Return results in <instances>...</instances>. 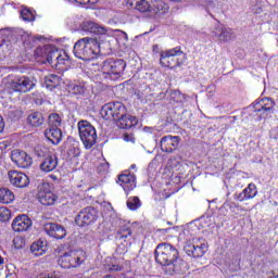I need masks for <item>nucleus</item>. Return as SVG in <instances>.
I'll return each mask as SVG.
<instances>
[{"label": "nucleus", "instance_id": "1", "mask_svg": "<svg viewBox=\"0 0 278 278\" xmlns=\"http://www.w3.org/2000/svg\"><path fill=\"white\" fill-rule=\"evenodd\" d=\"M154 254L156 263L164 266L166 275H179L188 270V263L179 257V251L170 243L159 244Z\"/></svg>", "mask_w": 278, "mask_h": 278}, {"label": "nucleus", "instance_id": "2", "mask_svg": "<svg viewBox=\"0 0 278 278\" xmlns=\"http://www.w3.org/2000/svg\"><path fill=\"white\" fill-rule=\"evenodd\" d=\"M73 51L75 58L84 60V62H88L90 60H94V58L101 53V45H99V41L93 38L85 37L74 45Z\"/></svg>", "mask_w": 278, "mask_h": 278}, {"label": "nucleus", "instance_id": "3", "mask_svg": "<svg viewBox=\"0 0 278 278\" xmlns=\"http://www.w3.org/2000/svg\"><path fill=\"white\" fill-rule=\"evenodd\" d=\"M135 10L146 14L148 18H162L168 12V4L162 0H157L153 5L148 0H140Z\"/></svg>", "mask_w": 278, "mask_h": 278}, {"label": "nucleus", "instance_id": "4", "mask_svg": "<svg viewBox=\"0 0 278 278\" xmlns=\"http://www.w3.org/2000/svg\"><path fill=\"white\" fill-rule=\"evenodd\" d=\"M187 56L181 47H176L161 52L160 64L165 68H176L186 63Z\"/></svg>", "mask_w": 278, "mask_h": 278}, {"label": "nucleus", "instance_id": "5", "mask_svg": "<svg viewBox=\"0 0 278 278\" xmlns=\"http://www.w3.org/2000/svg\"><path fill=\"white\" fill-rule=\"evenodd\" d=\"M126 66L127 63L123 59H106L102 63V73L106 78L110 77V79H118V77L125 73Z\"/></svg>", "mask_w": 278, "mask_h": 278}, {"label": "nucleus", "instance_id": "6", "mask_svg": "<svg viewBox=\"0 0 278 278\" xmlns=\"http://www.w3.org/2000/svg\"><path fill=\"white\" fill-rule=\"evenodd\" d=\"M80 140L85 149H92L97 144V129L88 121L78 122Z\"/></svg>", "mask_w": 278, "mask_h": 278}, {"label": "nucleus", "instance_id": "7", "mask_svg": "<svg viewBox=\"0 0 278 278\" xmlns=\"http://www.w3.org/2000/svg\"><path fill=\"white\" fill-rule=\"evenodd\" d=\"M189 257H203L207 252V242L203 238H193L184 248Z\"/></svg>", "mask_w": 278, "mask_h": 278}, {"label": "nucleus", "instance_id": "8", "mask_svg": "<svg viewBox=\"0 0 278 278\" xmlns=\"http://www.w3.org/2000/svg\"><path fill=\"white\" fill-rule=\"evenodd\" d=\"M34 81L29 79L27 76H16L12 80L9 81L8 88L13 92H20L21 94H25L34 89Z\"/></svg>", "mask_w": 278, "mask_h": 278}, {"label": "nucleus", "instance_id": "9", "mask_svg": "<svg viewBox=\"0 0 278 278\" xmlns=\"http://www.w3.org/2000/svg\"><path fill=\"white\" fill-rule=\"evenodd\" d=\"M61 52L62 50H59L51 45H48L43 47H38L35 50V56L43 58V60H46V62H48V64L53 67L55 65V61L58 60V58H60Z\"/></svg>", "mask_w": 278, "mask_h": 278}, {"label": "nucleus", "instance_id": "10", "mask_svg": "<svg viewBox=\"0 0 278 278\" xmlns=\"http://www.w3.org/2000/svg\"><path fill=\"white\" fill-rule=\"evenodd\" d=\"M37 199L41 205H54L58 201V195L51 192V185L49 182L39 184Z\"/></svg>", "mask_w": 278, "mask_h": 278}, {"label": "nucleus", "instance_id": "11", "mask_svg": "<svg viewBox=\"0 0 278 278\" xmlns=\"http://www.w3.org/2000/svg\"><path fill=\"white\" fill-rule=\"evenodd\" d=\"M97 220V210L93 206H87L78 212L75 217L77 227H88Z\"/></svg>", "mask_w": 278, "mask_h": 278}, {"label": "nucleus", "instance_id": "12", "mask_svg": "<svg viewBox=\"0 0 278 278\" xmlns=\"http://www.w3.org/2000/svg\"><path fill=\"white\" fill-rule=\"evenodd\" d=\"M213 38H216L218 42H230L236 38V33L231 28L225 27L223 24L217 23L211 30Z\"/></svg>", "mask_w": 278, "mask_h": 278}, {"label": "nucleus", "instance_id": "13", "mask_svg": "<svg viewBox=\"0 0 278 278\" xmlns=\"http://www.w3.org/2000/svg\"><path fill=\"white\" fill-rule=\"evenodd\" d=\"M33 225L29 216L21 214L13 219L11 227L15 233H23V231H29Z\"/></svg>", "mask_w": 278, "mask_h": 278}, {"label": "nucleus", "instance_id": "14", "mask_svg": "<svg viewBox=\"0 0 278 278\" xmlns=\"http://www.w3.org/2000/svg\"><path fill=\"white\" fill-rule=\"evenodd\" d=\"M11 160L16 164V166H18V168H29L34 163L31 156L22 150H13L11 152Z\"/></svg>", "mask_w": 278, "mask_h": 278}, {"label": "nucleus", "instance_id": "15", "mask_svg": "<svg viewBox=\"0 0 278 278\" xmlns=\"http://www.w3.org/2000/svg\"><path fill=\"white\" fill-rule=\"evenodd\" d=\"M8 177L10 184L15 188H27V186H29V177L23 172L10 170Z\"/></svg>", "mask_w": 278, "mask_h": 278}, {"label": "nucleus", "instance_id": "16", "mask_svg": "<svg viewBox=\"0 0 278 278\" xmlns=\"http://www.w3.org/2000/svg\"><path fill=\"white\" fill-rule=\"evenodd\" d=\"M180 140L181 138L179 136H165L161 139V150L164 153H173V151H177Z\"/></svg>", "mask_w": 278, "mask_h": 278}, {"label": "nucleus", "instance_id": "17", "mask_svg": "<svg viewBox=\"0 0 278 278\" xmlns=\"http://www.w3.org/2000/svg\"><path fill=\"white\" fill-rule=\"evenodd\" d=\"M254 112H262L264 116H270L275 114V101L270 98H264L261 101L253 104Z\"/></svg>", "mask_w": 278, "mask_h": 278}, {"label": "nucleus", "instance_id": "18", "mask_svg": "<svg viewBox=\"0 0 278 278\" xmlns=\"http://www.w3.org/2000/svg\"><path fill=\"white\" fill-rule=\"evenodd\" d=\"M43 229L48 236L51 238H55L56 240H62V238H66V229L59 224L48 223L43 226Z\"/></svg>", "mask_w": 278, "mask_h": 278}, {"label": "nucleus", "instance_id": "19", "mask_svg": "<svg viewBox=\"0 0 278 278\" xmlns=\"http://www.w3.org/2000/svg\"><path fill=\"white\" fill-rule=\"evenodd\" d=\"M257 197V186L251 182L245 189L240 193H235L233 199L240 203L244 201H250V199H255Z\"/></svg>", "mask_w": 278, "mask_h": 278}, {"label": "nucleus", "instance_id": "20", "mask_svg": "<svg viewBox=\"0 0 278 278\" xmlns=\"http://www.w3.org/2000/svg\"><path fill=\"white\" fill-rule=\"evenodd\" d=\"M118 184L125 192H131L136 188V175L129 172L118 176Z\"/></svg>", "mask_w": 278, "mask_h": 278}, {"label": "nucleus", "instance_id": "21", "mask_svg": "<svg viewBox=\"0 0 278 278\" xmlns=\"http://www.w3.org/2000/svg\"><path fill=\"white\" fill-rule=\"evenodd\" d=\"M83 31H88L89 34H97L99 36H103L108 34V28L101 26L92 21H85L80 25Z\"/></svg>", "mask_w": 278, "mask_h": 278}, {"label": "nucleus", "instance_id": "22", "mask_svg": "<svg viewBox=\"0 0 278 278\" xmlns=\"http://www.w3.org/2000/svg\"><path fill=\"white\" fill-rule=\"evenodd\" d=\"M137 125L138 118L126 113L121 115V117L117 119V127L119 129H131V127H136Z\"/></svg>", "mask_w": 278, "mask_h": 278}, {"label": "nucleus", "instance_id": "23", "mask_svg": "<svg viewBox=\"0 0 278 278\" xmlns=\"http://www.w3.org/2000/svg\"><path fill=\"white\" fill-rule=\"evenodd\" d=\"M55 168H58V156H55V154L46 156L40 164V169L43 170V173H51V170H55Z\"/></svg>", "mask_w": 278, "mask_h": 278}, {"label": "nucleus", "instance_id": "24", "mask_svg": "<svg viewBox=\"0 0 278 278\" xmlns=\"http://www.w3.org/2000/svg\"><path fill=\"white\" fill-rule=\"evenodd\" d=\"M67 257L70 260L71 268H77V266H81V264H84V260H86L84 252L75 250L67 252Z\"/></svg>", "mask_w": 278, "mask_h": 278}, {"label": "nucleus", "instance_id": "25", "mask_svg": "<svg viewBox=\"0 0 278 278\" xmlns=\"http://www.w3.org/2000/svg\"><path fill=\"white\" fill-rule=\"evenodd\" d=\"M45 136L52 144H60L62 141V130L60 128H48L45 130Z\"/></svg>", "mask_w": 278, "mask_h": 278}, {"label": "nucleus", "instance_id": "26", "mask_svg": "<svg viewBox=\"0 0 278 278\" xmlns=\"http://www.w3.org/2000/svg\"><path fill=\"white\" fill-rule=\"evenodd\" d=\"M200 5H202L203 9L214 18L215 14H218L220 12V9H218V5L214 3L212 0H201Z\"/></svg>", "mask_w": 278, "mask_h": 278}, {"label": "nucleus", "instance_id": "27", "mask_svg": "<svg viewBox=\"0 0 278 278\" xmlns=\"http://www.w3.org/2000/svg\"><path fill=\"white\" fill-rule=\"evenodd\" d=\"M30 252L35 257H40V255L47 253V244H45V241L38 240L30 245Z\"/></svg>", "mask_w": 278, "mask_h": 278}, {"label": "nucleus", "instance_id": "28", "mask_svg": "<svg viewBox=\"0 0 278 278\" xmlns=\"http://www.w3.org/2000/svg\"><path fill=\"white\" fill-rule=\"evenodd\" d=\"M62 84V78L55 74H49L45 77V86L48 90H53V88H58Z\"/></svg>", "mask_w": 278, "mask_h": 278}, {"label": "nucleus", "instance_id": "29", "mask_svg": "<svg viewBox=\"0 0 278 278\" xmlns=\"http://www.w3.org/2000/svg\"><path fill=\"white\" fill-rule=\"evenodd\" d=\"M111 108L113 121H118L126 112L124 104L121 102H111Z\"/></svg>", "mask_w": 278, "mask_h": 278}, {"label": "nucleus", "instance_id": "30", "mask_svg": "<svg viewBox=\"0 0 278 278\" xmlns=\"http://www.w3.org/2000/svg\"><path fill=\"white\" fill-rule=\"evenodd\" d=\"M27 121L31 127H40L45 123V117L42 113L34 112L28 115Z\"/></svg>", "mask_w": 278, "mask_h": 278}, {"label": "nucleus", "instance_id": "31", "mask_svg": "<svg viewBox=\"0 0 278 278\" xmlns=\"http://www.w3.org/2000/svg\"><path fill=\"white\" fill-rule=\"evenodd\" d=\"M14 201V193L8 188H0V203L8 205Z\"/></svg>", "mask_w": 278, "mask_h": 278}, {"label": "nucleus", "instance_id": "32", "mask_svg": "<svg viewBox=\"0 0 278 278\" xmlns=\"http://www.w3.org/2000/svg\"><path fill=\"white\" fill-rule=\"evenodd\" d=\"M49 128L59 129L62 126V117L58 113H51L48 117Z\"/></svg>", "mask_w": 278, "mask_h": 278}, {"label": "nucleus", "instance_id": "33", "mask_svg": "<svg viewBox=\"0 0 278 278\" xmlns=\"http://www.w3.org/2000/svg\"><path fill=\"white\" fill-rule=\"evenodd\" d=\"M0 36H7V38H10V36H22L23 39V30L18 28H4L0 29Z\"/></svg>", "mask_w": 278, "mask_h": 278}, {"label": "nucleus", "instance_id": "34", "mask_svg": "<svg viewBox=\"0 0 278 278\" xmlns=\"http://www.w3.org/2000/svg\"><path fill=\"white\" fill-rule=\"evenodd\" d=\"M100 114L104 121H113L112 118V102L106 103L102 106Z\"/></svg>", "mask_w": 278, "mask_h": 278}, {"label": "nucleus", "instance_id": "35", "mask_svg": "<svg viewBox=\"0 0 278 278\" xmlns=\"http://www.w3.org/2000/svg\"><path fill=\"white\" fill-rule=\"evenodd\" d=\"M141 205H142V203L140 202V198L139 197H130L127 200V207H128V210L136 211Z\"/></svg>", "mask_w": 278, "mask_h": 278}, {"label": "nucleus", "instance_id": "36", "mask_svg": "<svg viewBox=\"0 0 278 278\" xmlns=\"http://www.w3.org/2000/svg\"><path fill=\"white\" fill-rule=\"evenodd\" d=\"M131 236V228L129 226H124L117 231L116 238L118 240H127Z\"/></svg>", "mask_w": 278, "mask_h": 278}, {"label": "nucleus", "instance_id": "37", "mask_svg": "<svg viewBox=\"0 0 278 278\" xmlns=\"http://www.w3.org/2000/svg\"><path fill=\"white\" fill-rule=\"evenodd\" d=\"M58 264L61 268H71V261L68 258V252H65L58 258Z\"/></svg>", "mask_w": 278, "mask_h": 278}, {"label": "nucleus", "instance_id": "38", "mask_svg": "<svg viewBox=\"0 0 278 278\" xmlns=\"http://www.w3.org/2000/svg\"><path fill=\"white\" fill-rule=\"evenodd\" d=\"M12 216V213L10 210L5 206L0 207V222L7 223V220H10V217Z\"/></svg>", "mask_w": 278, "mask_h": 278}, {"label": "nucleus", "instance_id": "39", "mask_svg": "<svg viewBox=\"0 0 278 278\" xmlns=\"http://www.w3.org/2000/svg\"><path fill=\"white\" fill-rule=\"evenodd\" d=\"M21 16L23 21H26L27 23H31V21L36 20V17L34 16V13H31L29 9H23L21 11Z\"/></svg>", "mask_w": 278, "mask_h": 278}, {"label": "nucleus", "instance_id": "40", "mask_svg": "<svg viewBox=\"0 0 278 278\" xmlns=\"http://www.w3.org/2000/svg\"><path fill=\"white\" fill-rule=\"evenodd\" d=\"M170 101H174L175 103H181L184 101V96L180 93L179 90L172 91L169 93Z\"/></svg>", "mask_w": 278, "mask_h": 278}, {"label": "nucleus", "instance_id": "41", "mask_svg": "<svg viewBox=\"0 0 278 278\" xmlns=\"http://www.w3.org/2000/svg\"><path fill=\"white\" fill-rule=\"evenodd\" d=\"M13 247L15 249H25V238L17 236L13 239Z\"/></svg>", "mask_w": 278, "mask_h": 278}, {"label": "nucleus", "instance_id": "42", "mask_svg": "<svg viewBox=\"0 0 278 278\" xmlns=\"http://www.w3.org/2000/svg\"><path fill=\"white\" fill-rule=\"evenodd\" d=\"M65 60H68V55H66V52H60V58L56 59V61H54V65L53 67H58L62 64H64Z\"/></svg>", "mask_w": 278, "mask_h": 278}, {"label": "nucleus", "instance_id": "43", "mask_svg": "<svg viewBox=\"0 0 278 278\" xmlns=\"http://www.w3.org/2000/svg\"><path fill=\"white\" fill-rule=\"evenodd\" d=\"M72 92L73 94H86V87L81 85H74Z\"/></svg>", "mask_w": 278, "mask_h": 278}, {"label": "nucleus", "instance_id": "44", "mask_svg": "<svg viewBox=\"0 0 278 278\" xmlns=\"http://www.w3.org/2000/svg\"><path fill=\"white\" fill-rule=\"evenodd\" d=\"M76 3L80 5H94L99 3V0H74Z\"/></svg>", "mask_w": 278, "mask_h": 278}, {"label": "nucleus", "instance_id": "45", "mask_svg": "<svg viewBox=\"0 0 278 278\" xmlns=\"http://www.w3.org/2000/svg\"><path fill=\"white\" fill-rule=\"evenodd\" d=\"M121 270H123V265L121 264L109 265V273H121Z\"/></svg>", "mask_w": 278, "mask_h": 278}, {"label": "nucleus", "instance_id": "46", "mask_svg": "<svg viewBox=\"0 0 278 278\" xmlns=\"http://www.w3.org/2000/svg\"><path fill=\"white\" fill-rule=\"evenodd\" d=\"M105 170H110V163L103 161V163H100L98 166V173H105Z\"/></svg>", "mask_w": 278, "mask_h": 278}, {"label": "nucleus", "instance_id": "47", "mask_svg": "<svg viewBox=\"0 0 278 278\" xmlns=\"http://www.w3.org/2000/svg\"><path fill=\"white\" fill-rule=\"evenodd\" d=\"M37 278H60L55 274H40Z\"/></svg>", "mask_w": 278, "mask_h": 278}, {"label": "nucleus", "instance_id": "48", "mask_svg": "<svg viewBox=\"0 0 278 278\" xmlns=\"http://www.w3.org/2000/svg\"><path fill=\"white\" fill-rule=\"evenodd\" d=\"M270 136L274 138V140H278V127L271 129Z\"/></svg>", "mask_w": 278, "mask_h": 278}, {"label": "nucleus", "instance_id": "49", "mask_svg": "<svg viewBox=\"0 0 278 278\" xmlns=\"http://www.w3.org/2000/svg\"><path fill=\"white\" fill-rule=\"evenodd\" d=\"M124 140H125V142H134V140H135L134 135L125 134Z\"/></svg>", "mask_w": 278, "mask_h": 278}, {"label": "nucleus", "instance_id": "50", "mask_svg": "<svg viewBox=\"0 0 278 278\" xmlns=\"http://www.w3.org/2000/svg\"><path fill=\"white\" fill-rule=\"evenodd\" d=\"M140 0H127V5H130V8H137Z\"/></svg>", "mask_w": 278, "mask_h": 278}, {"label": "nucleus", "instance_id": "51", "mask_svg": "<svg viewBox=\"0 0 278 278\" xmlns=\"http://www.w3.org/2000/svg\"><path fill=\"white\" fill-rule=\"evenodd\" d=\"M3 129H5V122H3V117L0 116V134H3Z\"/></svg>", "mask_w": 278, "mask_h": 278}, {"label": "nucleus", "instance_id": "52", "mask_svg": "<svg viewBox=\"0 0 278 278\" xmlns=\"http://www.w3.org/2000/svg\"><path fill=\"white\" fill-rule=\"evenodd\" d=\"M74 157H78V155L81 153L80 151H79V148H74Z\"/></svg>", "mask_w": 278, "mask_h": 278}, {"label": "nucleus", "instance_id": "53", "mask_svg": "<svg viewBox=\"0 0 278 278\" xmlns=\"http://www.w3.org/2000/svg\"><path fill=\"white\" fill-rule=\"evenodd\" d=\"M236 262H237V265H236L235 270H240V260H237Z\"/></svg>", "mask_w": 278, "mask_h": 278}, {"label": "nucleus", "instance_id": "54", "mask_svg": "<svg viewBox=\"0 0 278 278\" xmlns=\"http://www.w3.org/2000/svg\"><path fill=\"white\" fill-rule=\"evenodd\" d=\"M5 264V260L0 255V266H3Z\"/></svg>", "mask_w": 278, "mask_h": 278}, {"label": "nucleus", "instance_id": "55", "mask_svg": "<svg viewBox=\"0 0 278 278\" xmlns=\"http://www.w3.org/2000/svg\"><path fill=\"white\" fill-rule=\"evenodd\" d=\"M124 36V40H128L127 33H122Z\"/></svg>", "mask_w": 278, "mask_h": 278}, {"label": "nucleus", "instance_id": "56", "mask_svg": "<svg viewBox=\"0 0 278 278\" xmlns=\"http://www.w3.org/2000/svg\"><path fill=\"white\" fill-rule=\"evenodd\" d=\"M230 118L232 119V122H236L238 119V117H236V116H232Z\"/></svg>", "mask_w": 278, "mask_h": 278}, {"label": "nucleus", "instance_id": "57", "mask_svg": "<svg viewBox=\"0 0 278 278\" xmlns=\"http://www.w3.org/2000/svg\"><path fill=\"white\" fill-rule=\"evenodd\" d=\"M157 50V46H153V51Z\"/></svg>", "mask_w": 278, "mask_h": 278}, {"label": "nucleus", "instance_id": "58", "mask_svg": "<svg viewBox=\"0 0 278 278\" xmlns=\"http://www.w3.org/2000/svg\"><path fill=\"white\" fill-rule=\"evenodd\" d=\"M130 168H132V169L136 168V164H132V165L130 166Z\"/></svg>", "mask_w": 278, "mask_h": 278}, {"label": "nucleus", "instance_id": "59", "mask_svg": "<svg viewBox=\"0 0 278 278\" xmlns=\"http://www.w3.org/2000/svg\"><path fill=\"white\" fill-rule=\"evenodd\" d=\"M172 1H181V0H172Z\"/></svg>", "mask_w": 278, "mask_h": 278}]
</instances>
